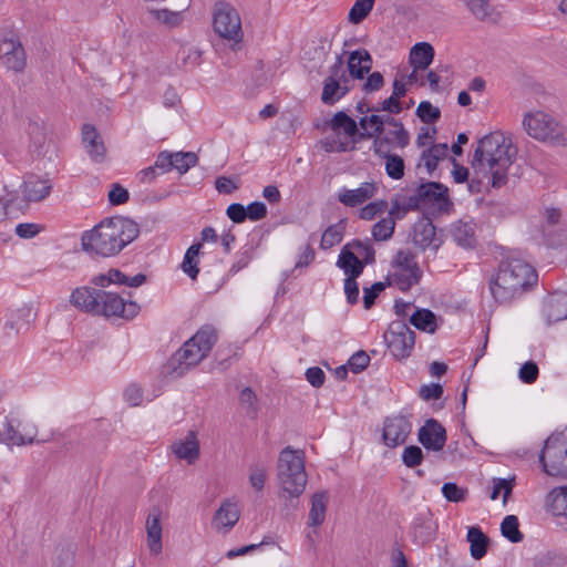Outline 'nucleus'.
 <instances>
[{
    "mask_svg": "<svg viewBox=\"0 0 567 567\" xmlns=\"http://www.w3.org/2000/svg\"><path fill=\"white\" fill-rule=\"evenodd\" d=\"M140 235L136 221L123 216H114L102 220L91 230L84 231L81 238L84 251L112 257L117 255Z\"/></svg>",
    "mask_w": 567,
    "mask_h": 567,
    "instance_id": "1",
    "label": "nucleus"
},
{
    "mask_svg": "<svg viewBox=\"0 0 567 567\" xmlns=\"http://www.w3.org/2000/svg\"><path fill=\"white\" fill-rule=\"evenodd\" d=\"M517 152L512 135L496 131L478 141L471 164L474 168L487 166L492 186L501 188L508 181V168L515 162Z\"/></svg>",
    "mask_w": 567,
    "mask_h": 567,
    "instance_id": "2",
    "label": "nucleus"
},
{
    "mask_svg": "<svg viewBox=\"0 0 567 567\" xmlns=\"http://www.w3.org/2000/svg\"><path fill=\"white\" fill-rule=\"evenodd\" d=\"M535 269L525 260L503 258L488 280V289L499 305H509L537 282Z\"/></svg>",
    "mask_w": 567,
    "mask_h": 567,
    "instance_id": "3",
    "label": "nucleus"
},
{
    "mask_svg": "<svg viewBox=\"0 0 567 567\" xmlns=\"http://www.w3.org/2000/svg\"><path fill=\"white\" fill-rule=\"evenodd\" d=\"M217 339V330L213 326H203L168 360L164 367L165 373L175 378L183 377L192 367L207 357Z\"/></svg>",
    "mask_w": 567,
    "mask_h": 567,
    "instance_id": "4",
    "label": "nucleus"
},
{
    "mask_svg": "<svg viewBox=\"0 0 567 567\" xmlns=\"http://www.w3.org/2000/svg\"><path fill=\"white\" fill-rule=\"evenodd\" d=\"M277 478L282 491L298 498L305 491L307 474L302 452L286 446L278 456Z\"/></svg>",
    "mask_w": 567,
    "mask_h": 567,
    "instance_id": "5",
    "label": "nucleus"
},
{
    "mask_svg": "<svg viewBox=\"0 0 567 567\" xmlns=\"http://www.w3.org/2000/svg\"><path fill=\"white\" fill-rule=\"evenodd\" d=\"M523 126L526 133L537 141L551 145H567V127L547 113L536 111L525 114Z\"/></svg>",
    "mask_w": 567,
    "mask_h": 567,
    "instance_id": "6",
    "label": "nucleus"
},
{
    "mask_svg": "<svg viewBox=\"0 0 567 567\" xmlns=\"http://www.w3.org/2000/svg\"><path fill=\"white\" fill-rule=\"evenodd\" d=\"M453 203L449 196V188L440 182H423L412 195L405 197L404 212L422 207H433L440 213H447Z\"/></svg>",
    "mask_w": 567,
    "mask_h": 567,
    "instance_id": "7",
    "label": "nucleus"
},
{
    "mask_svg": "<svg viewBox=\"0 0 567 567\" xmlns=\"http://www.w3.org/2000/svg\"><path fill=\"white\" fill-rule=\"evenodd\" d=\"M539 463L547 475L567 478V433H554L546 439Z\"/></svg>",
    "mask_w": 567,
    "mask_h": 567,
    "instance_id": "8",
    "label": "nucleus"
},
{
    "mask_svg": "<svg viewBox=\"0 0 567 567\" xmlns=\"http://www.w3.org/2000/svg\"><path fill=\"white\" fill-rule=\"evenodd\" d=\"M214 31L223 39L231 42L230 48L236 50L243 41L241 19L238 11L227 2H218L213 14Z\"/></svg>",
    "mask_w": 567,
    "mask_h": 567,
    "instance_id": "9",
    "label": "nucleus"
},
{
    "mask_svg": "<svg viewBox=\"0 0 567 567\" xmlns=\"http://www.w3.org/2000/svg\"><path fill=\"white\" fill-rule=\"evenodd\" d=\"M383 337L395 359L402 360L411 355L415 344V332L404 320L392 321Z\"/></svg>",
    "mask_w": 567,
    "mask_h": 567,
    "instance_id": "10",
    "label": "nucleus"
},
{
    "mask_svg": "<svg viewBox=\"0 0 567 567\" xmlns=\"http://www.w3.org/2000/svg\"><path fill=\"white\" fill-rule=\"evenodd\" d=\"M100 297L97 316L118 317L130 320L135 318L141 310L137 302L126 301L116 292L101 290Z\"/></svg>",
    "mask_w": 567,
    "mask_h": 567,
    "instance_id": "11",
    "label": "nucleus"
},
{
    "mask_svg": "<svg viewBox=\"0 0 567 567\" xmlns=\"http://www.w3.org/2000/svg\"><path fill=\"white\" fill-rule=\"evenodd\" d=\"M410 237L414 246L422 251L430 249L436 254L443 245L442 234L437 233L432 219L426 216L421 217L413 224Z\"/></svg>",
    "mask_w": 567,
    "mask_h": 567,
    "instance_id": "12",
    "label": "nucleus"
},
{
    "mask_svg": "<svg viewBox=\"0 0 567 567\" xmlns=\"http://www.w3.org/2000/svg\"><path fill=\"white\" fill-rule=\"evenodd\" d=\"M0 59L7 69L22 71L25 66V53L19 38L10 32L9 37L1 38Z\"/></svg>",
    "mask_w": 567,
    "mask_h": 567,
    "instance_id": "13",
    "label": "nucleus"
},
{
    "mask_svg": "<svg viewBox=\"0 0 567 567\" xmlns=\"http://www.w3.org/2000/svg\"><path fill=\"white\" fill-rule=\"evenodd\" d=\"M412 424L408 417L396 415L386 417L383 422L382 439L388 447H396L405 443L411 433Z\"/></svg>",
    "mask_w": 567,
    "mask_h": 567,
    "instance_id": "14",
    "label": "nucleus"
},
{
    "mask_svg": "<svg viewBox=\"0 0 567 567\" xmlns=\"http://www.w3.org/2000/svg\"><path fill=\"white\" fill-rule=\"evenodd\" d=\"M417 440L427 451H442L447 440L446 430L437 420L429 419L420 427Z\"/></svg>",
    "mask_w": 567,
    "mask_h": 567,
    "instance_id": "15",
    "label": "nucleus"
},
{
    "mask_svg": "<svg viewBox=\"0 0 567 567\" xmlns=\"http://www.w3.org/2000/svg\"><path fill=\"white\" fill-rule=\"evenodd\" d=\"M100 295V289L89 286L78 287L70 296V303L82 312L96 315L99 313Z\"/></svg>",
    "mask_w": 567,
    "mask_h": 567,
    "instance_id": "16",
    "label": "nucleus"
},
{
    "mask_svg": "<svg viewBox=\"0 0 567 567\" xmlns=\"http://www.w3.org/2000/svg\"><path fill=\"white\" fill-rule=\"evenodd\" d=\"M543 315L548 324L567 319V293L554 291L543 301Z\"/></svg>",
    "mask_w": 567,
    "mask_h": 567,
    "instance_id": "17",
    "label": "nucleus"
},
{
    "mask_svg": "<svg viewBox=\"0 0 567 567\" xmlns=\"http://www.w3.org/2000/svg\"><path fill=\"white\" fill-rule=\"evenodd\" d=\"M162 509L158 506H153L146 518V533L147 545L152 555L157 556L162 553V525H161Z\"/></svg>",
    "mask_w": 567,
    "mask_h": 567,
    "instance_id": "18",
    "label": "nucleus"
},
{
    "mask_svg": "<svg viewBox=\"0 0 567 567\" xmlns=\"http://www.w3.org/2000/svg\"><path fill=\"white\" fill-rule=\"evenodd\" d=\"M327 125L334 132L342 130L348 136L354 141L369 140L372 137L369 131L360 132L358 123L350 117L344 111L337 112Z\"/></svg>",
    "mask_w": 567,
    "mask_h": 567,
    "instance_id": "19",
    "label": "nucleus"
},
{
    "mask_svg": "<svg viewBox=\"0 0 567 567\" xmlns=\"http://www.w3.org/2000/svg\"><path fill=\"white\" fill-rule=\"evenodd\" d=\"M171 449L178 460H185L188 464H194L199 457V442L194 431H189L184 439L175 441Z\"/></svg>",
    "mask_w": 567,
    "mask_h": 567,
    "instance_id": "20",
    "label": "nucleus"
},
{
    "mask_svg": "<svg viewBox=\"0 0 567 567\" xmlns=\"http://www.w3.org/2000/svg\"><path fill=\"white\" fill-rule=\"evenodd\" d=\"M239 516L240 511L237 504L229 499H226L216 511L213 517L212 525L216 530L224 529L225 532H228L238 522Z\"/></svg>",
    "mask_w": 567,
    "mask_h": 567,
    "instance_id": "21",
    "label": "nucleus"
},
{
    "mask_svg": "<svg viewBox=\"0 0 567 567\" xmlns=\"http://www.w3.org/2000/svg\"><path fill=\"white\" fill-rule=\"evenodd\" d=\"M377 189L378 188L374 183H362L357 189L343 188L338 194V199L344 206L357 207L372 198L375 195Z\"/></svg>",
    "mask_w": 567,
    "mask_h": 567,
    "instance_id": "22",
    "label": "nucleus"
},
{
    "mask_svg": "<svg viewBox=\"0 0 567 567\" xmlns=\"http://www.w3.org/2000/svg\"><path fill=\"white\" fill-rule=\"evenodd\" d=\"M369 262L361 260L353 250H350V245H344L340 251L337 266L344 271L347 278L357 280L363 272V269Z\"/></svg>",
    "mask_w": 567,
    "mask_h": 567,
    "instance_id": "23",
    "label": "nucleus"
},
{
    "mask_svg": "<svg viewBox=\"0 0 567 567\" xmlns=\"http://www.w3.org/2000/svg\"><path fill=\"white\" fill-rule=\"evenodd\" d=\"M82 140L90 157L96 163L103 162L106 150L103 141L100 138L99 132L93 125L85 124L83 126Z\"/></svg>",
    "mask_w": 567,
    "mask_h": 567,
    "instance_id": "24",
    "label": "nucleus"
},
{
    "mask_svg": "<svg viewBox=\"0 0 567 567\" xmlns=\"http://www.w3.org/2000/svg\"><path fill=\"white\" fill-rule=\"evenodd\" d=\"M328 503L329 493L327 491L316 492L311 496V507L309 511L308 520V525L310 527H318L324 522Z\"/></svg>",
    "mask_w": 567,
    "mask_h": 567,
    "instance_id": "25",
    "label": "nucleus"
},
{
    "mask_svg": "<svg viewBox=\"0 0 567 567\" xmlns=\"http://www.w3.org/2000/svg\"><path fill=\"white\" fill-rule=\"evenodd\" d=\"M434 48L427 42L414 44L410 51L409 62L415 70H426L434 60Z\"/></svg>",
    "mask_w": 567,
    "mask_h": 567,
    "instance_id": "26",
    "label": "nucleus"
},
{
    "mask_svg": "<svg viewBox=\"0 0 567 567\" xmlns=\"http://www.w3.org/2000/svg\"><path fill=\"white\" fill-rule=\"evenodd\" d=\"M453 240L463 248H474L476 244L474 227L471 223L457 220L450 228Z\"/></svg>",
    "mask_w": 567,
    "mask_h": 567,
    "instance_id": "27",
    "label": "nucleus"
},
{
    "mask_svg": "<svg viewBox=\"0 0 567 567\" xmlns=\"http://www.w3.org/2000/svg\"><path fill=\"white\" fill-rule=\"evenodd\" d=\"M466 539L470 543V553L474 559H482L488 549L489 538L478 526H472L467 530Z\"/></svg>",
    "mask_w": 567,
    "mask_h": 567,
    "instance_id": "28",
    "label": "nucleus"
},
{
    "mask_svg": "<svg viewBox=\"0 0 567 567\" xmlns=\"http://www.w3.org/2000/svg\"><path fill=\"white\" fill-rule=\"evenodd\" d=\"M422 275V269H416V272H410L394 268V271L388 277V285L395 286L401 291H408L420 282Z\"/></svg>",
    "mask_w": 567,
    "mask_h": 567,
    "instance_id": "29",
    "label": "nucleus"
},
{
    "mask_svg": "<svg viewBox=\"0 0 567 567\" xmlns=\"http://www.w3.org/2000/svg\"><path fill=\"white\" fill-rule=\"evenodd\" d=\"M368 122H369V126L373 127V131H369L370 134H372L371 138H373V145H372L373 152H374V154H381L382 147L390 145L392 140L390 138V136H382V134L384 132V127H383V121H382L381 115L372 114V115L368 116Z\"/></svg>",
    "mask_w": 567,
    "mask_h": 567,
    "instance_id": "30",
    "label": "nucleus"
},
{
    "mask_svg": "<svg viewBox=\"0 0 567 567\" xmlns=\"http://www.w3.org/2000/svg\"><path fill=\"white\" fill-rule=\"evenodd\" d=\"M546 504L553 515L567 517V486L551 489L547 495Z\"/></svg>",
    "mask_w": 567,
    "mask_h": 567,
    "instance_id": "31",
    "label": "nucleus"
},
{
    "mask_svg": "<svg viewBox=\"0 0 567 567\" xmlns=\"http://www.w3.org/2000/svg\"><path fill=\"white\" fill-rule=\"evenodd\" d=\"M377 156L385 159V172L392 179H401L404 176V159L398 154H391L385 146L382 147L381 154Z\"/></svg>",
    "mask_w": 567,
    "mask_h": 567,
    "instance_id": "32",
    "label": "nucleus"
},
{
    "mask_svg": "<svg viewBox=\"0 0 567 567\" xmlns=\"http://www.w3.org/2000/svg\"><path fill=\"white\" fill-rule=\"evenodd\" d=\"M414 538L422 544L431 542L435 536V528L432 526L431 514L419 515L413 522Z\"/></svg>",
    "mask_w": 567,
    "mask_h": 567,
    "instance_id": "33",
    "label": "nucleus"
},
{
    "mask_svg": "<svg viewBox=\"0 0 567 567\" xmlns=\"http://www.w3.org/2000/svg\"><path fill=\"white\" fill-rule=\"evenodd\" d=\"M410 323L421 331L435 332L436 317L430 309H417L411 317Z\"/></svg>",
    "mask_w": 567,
    "mask_h": 567,
    "instance_id": "34",
    "label": "nucleus"
},
{
    "mask_svg": "<svg viewBox=\"0 0 567 567\" xmlns=\"http://www.w3.org/2000/svg\"><path fill=\"white\" fill-rule=\"evenodd\" d=\"M470 11L482 21H496L498 13L491 6L489 0H464Z\"/></svg>",
    "mask_w": 567,
    "mask_h": 567,
    "instance_id": "35",
    "label": "nucleus"
},
{
    "mask_svg": "<svg viewBox=\"0 0 567 567\" xmlns=\"http://www.w3.org/2000/svg\"><path fill=\"white\" fill-rule=\"evenodd\" d=\"M344 229V219H341L339 223L329 226L322 234L320 248L327 250L341 243Z\"/></svg>",
    "mask_w": 567,
    "mask_h": 567,
    "instance_id": "36",
    "label": "nucleus"
},
{
    "mask_svg": "<svg viewBox=\"0 0 567 567\" xmlns=\"http://www.w3.org/2000/svg\"><path fill=\"white\" fill-rule=\"evenodd\" d=\"M502 535L512 543H519L524 535L519 530V522L515 515H507L501 524Z\"/></svg>",
    "mask_w": 567,
    "mask_h": 567,
    "instance_id": "37",
    "label": "nucleus"
},
{
    "mask_svg": "<svg viewBox=\"0 0 567 567\" xmlns=\"http://www.w3.org/2000/svg\"><path fill=\"white\" fill-rule=\"evenodd\" d=\"M393 268L401 269L403 271L416 272V269H421L415 260V255L410 250H399L392 260Z\"/></svg>",
    "mask_w": 567,
    "mask_h": 567,
    "instance_id": "38",
    "label": "nucleus"
},
{
    "mask_svg": "<svg viewBox=\"0 0 567 567\" xmlns=\"http://www.w3.org/2000/svg\"><path fill=\"white\" fill-rule=\"evenodd\" d=\"M375 0H355L349 11L348 19L353 24L361 23L373 9Z\"/></svg>",
    "mask_w": 567,
    "mask_h": 567,
    "instance_id": "39",
    "label": "nucleus"
},
{
    "mask_svg": "<svg viewBox=\"0 0 567 567\" xmlns=\"http://www.w3.org/2000/svg\"><path fill=\"white\" fill-rule=\"evenodd\" d=\"M340 82L337 78L328 76L323 81L321 101L326 105H333L340 100Z\"/></svg>",
    "mask_w": 567,
    "mask_h": 567,
    "instance_id": "40",
    "label": "nucleus"
},
{
    "mask_svg": "<svg viewBox=\"0 0 567 567\" xmlns=\"http://www.w3.org/2000/svg\"><path fill=\"white\" fill-rule=\"evenodd\" d=\"M0 442L6 443L8 445H25L33 443V437L25 439L22 434H20L13 426L11 422H7L6 429L0 432Z\"/></svg>",
    "mask_w": 567,
    "mask_h": 567,
    "instance_id": "41",
    "label": "nucleus"
},
{
    "mask_svg": "<svg viewBox=\"0 0 567 567\" xmlns=\"http://www.w3.org/2000/svg\"><path fill=\"white\" fill-rule=\"evenodd\" d=\"M173 168H176L179 174H185L189 168L198 163V156L194 152H177L173 153Z\"/></svg>",
    "mask_w": 567,
    "mask_h": 567,
    "instance_id": "42",
    "label": "nucleus"
},
{
    "mask_svg": "<svg viewBox=\"0 0 567 567\" xmlns=\"http://www.w3.org/2000/svg\"><path fill=\"white\" fill-rule=\"evenodd\" d=\"M362 54L359 50H354L350 53L348 59V71L349 75L357 80H362L369 73V66L362 64Z\"/></svg>",
    "mask_w": 567,
    "mask_h": 567,
    "instance_id": "43",
    "label": "nucleus"
},
{
    "mask_svg": "<svg viewBox=\"0 0 567 567\" xmlns=\"http://www.w3.org/2000/svg\"><path fill=\"white\" fill-rule=\"evenodd\" d=\"M395 221L392 217L382 218L372 227V236L374 240H388L394 233Z\"/></svg>",
    "mask_w": 567,
    "mask_h": 567,
    "instance_id": "44",
    "label": "nucleus"
},
{
    "mask_svg": "<svg viewBox=\"0 0 567 567\" xmlns=\"http://www.w3.org/2000/svg\"><path fill=\"white\" fill-rule=\"evenodd\" d=\"M416 116L425 124H434L441 118V111L429 101H422L415 112Z\"/></svg>",
    "mask_w": 567,
    "mask_h": 567,
    "instance_id": "45",
    "label": "nucleus"
},
{
    "mask_svg": "<svg viewBox=\"0 0 567 567\" xmlns=\"http://www.w3.org/2000/svg\"><path fill=\"white\" fill-rule=\"evenodd\" d=\"M441 491L445 499L452 503L464 502L468 495L467 488L461 487L453 482L444 483Z\"/></svg>",
    "mask_w": 567,
    "mask_h": 567,
    "instance_id": "46",
    "label": "nucleus"
},
{
    "mask_svg": "<svg viewBox=\"0 0 567 567\" xmlns=\"http://www.w3.org/2000/svg\"><path fill=\"white\" fill-rule=\"evenodd\" d=\"M382 121H383V126L385 124H388V125L396 128V133L399 135L398 136V146L400 148H404L410 144V134L405 130L403 123L400 120H398V118L391 116V114H389V115L382 116Z\"/></svg>",
    "mask_w": 567,
    "mask_h": 567,
    "instance_id": "47",
    "label": "nucleus"
},
{
    "mask_svg": "<svg viewBox=\"0 0 567 567\" xmlns=\"http://www.w3.org/2000/svg\"><path fill=\"white\" fill-rule=\"evenodd\" d=\"M423 451L417 445L406 446L402 453V462L406 467L413 468L422 463Z\"/></svg>",
    "mask_w": 567,
    "mask_h": 567,
    "instance_id": "48",
    "label": "nucleus"
},
{
    "mask_svg": "<svg viewBox=\"0 0 567 567\" xmlns=\"http://www.w3.org/2000/svg\"><path fill=\"white\" fill-rule=\"evenodd\" d=\"M350 250L354 249L357 251V256H361L363 261L373 264L375 261V251L371 244L361 241L359 239H354L353 241L349 243Z\"/></svg>",
    "mask_w": 567,
    "mask_h": 567,
    "instance_id": "49",
    "label": "nucleus"
},
{
    "mask_svg": "<svg viewBox=\"0 0 567 567\" xmlns=\"http://www.w3.org/2000/svg\"><path fill=\"white\" fill-rule=\"evenodd\" d=\"M239 402L246 409V413L254 417L257 414V395L251 388L246 386L239 394Z\"/></svg>",
    "mask_w": 567,
    "mask_h": 567,
    "instance_id": "50",
    "label": "nucleus"
},
{
    "mask_svg": "<svg viewBox=\"0 0 567 567\" xmlns=\"http://www.w3.org/2000/svg\"><path fill=\"white\" fill-rule=\"evenodd\" d=\"M50 186L43 183H27L25 184V197L30 202H38L44 199L50 193Z\"/></svg>",
    "mask_w": 567,
    "mask_h": 567,
    "instance_id": "51",
    "label": "nucleus"
},
{
    "mask_svg": "<svg viewBox=\"0 0 567 567\" xmlns=\"http://www.w3.org/2000/svg\"><path fill=\"white\" fill-rule=\"evenodd\" d=\"M150 14H152L157 21L168 27H176L181 22L179 13L168 9H152L150 10Z\"/></svg>",
    "mask_w": 567,
    "mask_h": 567,
    "instance_id": "52",
    "label": "nucleus"
},
{
    "mask_svg": "<svg viewBox=\"0 0 567 567\" xmlns=\"http://www.w3.org/2000/svg\"><path fill=\"white\" fill-rule=\"evenodd\" d=\"M267 470L262 464H256L250 467L249 483L256 491H261L265 486Z\"/></svg>",
    "mask_w": 567,
    "mask_h": 567,
    "instance_id": "53",
    "label": "nucleus"
},
{
    "mask_svg": "<svg viewBox=\"0 0 567 567\" xmlns=\"http://www.w3.org/2000/svg\"><path fill=\"white\" fill-rule=\"evenodd\" d=\"M369 363L370 357L368 355V353L363 350H359L350 357L348 361V367L353 373H360L364 369H367Z\"/></svg>",
    "mask_w": 567,
    "mask_h": 567,
    "instance_id": "54",
    "label": "nucleus"
},
{
    "mask_svg": "<svg viewBox=\"0 0 567 567\" xmlns=\"http://www.w3.org/2000/svg\"><path fill=\"white\" fill-rule=\"evenodd\" d=\"M535 567H564L565 559L561 555L546 553L535 558Z\"/></svg>",
    "mask_w": 567,
    "mask_h": 567,
    "instance_id": "55",
    "label": "nucleus"
},
{
    "mask_svg": "<svg viewBox=\"0 0 567 567\" xmlns=\"http://www.w3.org/2000/svg\"><path fill=\"white\" fill-rule=\"evenodd\" d=\"M388 208V203L385 200H375L369 203L360 210V218L364 220L373 219L378 214L383 213Z\"/></svg>",
    "mask_w": 567,
    "mask_h": 567,
    "instance_id": "56",
    "label": "nucleus"
},
{
    "mask_svg": "<svg viewBox=\"0 0 567 567\" xmlns=\"http://www.w3.org/2000/svg\"><path fill=\"white\" fill-rule=\"evenodd\" d=\"M385 284L378 281L374 282L371 287L363 288V306L365 309H370L378 296L384 290Z\"/></svg>",
    "mask_w": 567,
    "mask_h": 567,
    "instance_id": "57",
    "label": "nucleus"
},
{
    "mask_svg": "<svg viewBox=\"0 0 567 567\" xmlns=\"http://www.w3.org/2000/svg\"><path fill=\"white\" fill-rule=\"evenodd\" d=\"M538 373L537 364L534 361H527L520 367L518 377L522 382L532 384L537 380Z\"/></svg>",
    "mask_w": 567,
    "mask_h": 567,
    "instance_id": "58",
    "label": "nucleus"
},
{
    "mask_svg": "<svg viewBox=\"0 0 567 567\" xmlns=\"http://www.w3.org/2000/svg\"><path fill=\"white\" fill-rule=\"evenodd\" d=\"M107 197L109 202L113 206H117L125 204L130 198V194L128 190L124 188L122 185H120L118 183H114L111 186Z\"/></svg>",
    "mask_w": 567,
    "mask_h": 567,
    "instance_id": "59",
    "label": "nucleus"
},
{
    "mask_svg": "<svg viewBox=\"0 0 567 567\" xmlns=\"http://www.w3.org/2000/svg\"><path fill=\"white\" fill-rule=\"evenodd\" d=\"M239 178L235 182L227 176H218L215 181V188L219 194L229 195L239 188Z\"/></svg>",
    "mask_w": 567,
    "mask_h": 567,
    "instance_id": "60",
    "label": "nucleus"
},
{
    "mask_svg": "<svg viewBox=\"0 0 567 567\" xmlns=\"http://www.w3.org/2000/svg\"><path fill=\"white\" fill-rule=\"evenodd\" d=\"M512 489H513V485H512L511 481L505 480V478H495L491 498L496 499L498 497V495L501 494V492H503V502L506 503L508 496L512 493Z\"/></svg>",
    "mask_w": 567,
    "mask_h": 567,
    "instance_id": "61",
    "label": "nucleus"
},
{
    "mask_svg": "<svg viewBox=\"0 0 567 567\" xmlns=\"http://www.w3.org/2000/svg\"><path fill=\"white\" fill-rule=\"evenodd\" d=\"M443 386L440 383L424 384L420 389V398L424 401L439 400L443 395Z\"/></svg>",
    "mask_w": 567,
    "mask_h": 567,
    "instance_id": "62",
    "label": "nucleus"
},
{
    "mask_svg": "<svg viewBox=\"0 0 567 567\" xmlns=\"http://www.w3.org/2000/svg\"><path fill=\"white\" fill-rule=\"evenodd\" d=\"M247 219L258 221L267 216V207L262 202H252L246 207Z\"/></svg>",
    "mask_w": 567,
    "mask_h": 567,
    "instance_id": "63",
    "label": "nucleus"
},
{
    "mask_svg": "<svg viewBox=\"0 0 567 567\" xmlns=\"http://www.w3.org/2000/svg\"><path fill=\"white\" fill-rule=\"evenodd\" d=\"M173 153L163 151L161 152L154 163V167L159 171L161 174L167 173L173 169Z\"/></svg>",
    "mask_w": 567,
    "mask_h": 567,
    "instance_id": "64",
    "label": "nucleus"
}]
</instances>
